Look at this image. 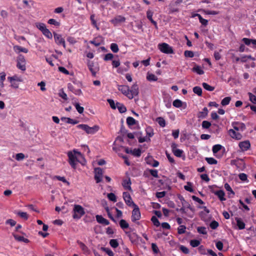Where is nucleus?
Here are the masks:
<instances>
[{"label": "nucleus", "mask_w": 256, "mask_h": 256, "mask_svg": "<svg viewBox=\"0 0 256 256\" xmlns=\"http://www.w3.org/2000/svg\"><path fill=\"white\" fill-rule=\"evenodd\" d=\"M229 135L232 138L237 140H240L242 138V135L238 132H236L234 129H230L228 130Z\"/></svg>", "instance_id": "nucleus-16"}, {"label": "nucleus", "mask_w": 256, "mask_h": 256, "mask_svg": "<svg viewBox=\"0 0 256 256\" xmlns=\"http://www.w3.org/2000/svg\"><path fill=\"white\" fill-rule=\"evenodd\" d=\"M17 214L25 220H27L28 219V214L26 212H18L17 213Z\"/></svg>", "instance_id": "nucleus-56"}, {"label": "nucleus", "mask_w": 256, "mask_h": 256, "mask_svg": "<svg viewBox=\"0 0 256 256\" xmlns=\"http://www.w3.org/2000/svg\"><path fill=\"white\" fill-rule=\"evenodd\" d=\"M146 79L150 82H156L158 80V78L154 74L148 72L146 76Z\"/></svg>", "instance_id": "nucleus-32"}, {"label": "nucleus", "mask_w": 256, "mask_h": 256, "mask_svg": "<svg viewBox=\"0 0 256 256\" xmlns=\"http://www.w3.org/2000/svg\"><path fill=\"white\" fill-rule=\"evenodd\" d=\"M156 121L160 126L164 128L166 126V121L163 118L158 117L156 118Z\"/></svg>", "instance_id": "nucleus-36"}, {"label": "nucleus", "mask_w": 256, "mask_h": 256, "mask_svg": "<svg viewBox=\"0 0 256 256\" xmlns=\"http://www.w3.org/2000/svg\"><path fill=\"white\" fill-rule=\"evenodd\" d=\"M36 27L42 32V34L47 38L52 39V32L48 29L44 23L38 22L36 24Z\"/></svg>", "instance_id": "nucleus-2"}, {"label": "nucleus", "mask_w": 256, "mask_h": 256, "mask_svg": "<svg viewBox=\"0 0 256 256\" xmlns=\"http://www.w3.org/2000/svg\"><path fill=\"white\" fill-rule=\"evenodd\" d=\"M94 17V14H92L90 16V20L92 24L94 27H95L96 28L97 30H99L100 28L97 24L96 21L95 20Z\"/></svg>", "instance_id": "nucleus-38"}, {"label": "nucleus", "mask_w": 256, "mask_h": 256, "mask_svg": "<svg viewBox=\"0 0 256 256\" xmlns=\"http://www.w3.org/2000/svg\"><path fill=\"white\" fill-rule=\"evenodd\" d=\"M118 90L120 91L122 93L128 98L130 96V88L128 86H118Z\"/></svg>", "instance_id": "nucleus-17"}, {"label": "nucleus", "mask_w": 256, "mask_h": 256, "mask_svg": "<svg viewBox=\"0 0 256 256\" xmlns=\"http://www.w3.org/2000/svg\"><path fill=\"white\" fill-rule=\"evenodd\" d=\"M94 179L96 183L98 184L102 182V177L104 174V171L100 168H96L94 170Z\"/></svg>", "instance_id": "nucleus-8"}, {"label": "nucleus", "mask_w": 256, "mask_h": 256, "mask_svg": "<svg viewBox=\"0 0 256 256\" xmlns=\"http://www.w3.org/2000/svg\"><path fill=\"white\" fill-rule=\"evenodd\" d=\"M101 250L102 251L106 252L108 255V256H114V253L113 252L108 248L102 247Z\"/></svg>", "instance_id": "nucleus-52"}, {"label": "nucleus", "mask_w": 256, "mask_h": 256, "mask_svg": "<svg viewBox=\"0 0 256 256\" xmlns=\"http://www.w3.org/2000/svg\"><path fill=\"white\" fill-rule=\"evenodd\" d=\"M136 120L132 117L128 116L126 118V124L128 126H134L136 124Z\"/></svg>", "instance_id": "nucleus-35"}, {"label": "nucleus", "mask_w": 256, "mask_h": 256, "mask_svg": "<svg viewBox=\"0 0 256 256\" xmlns=\"http://www.w3.org/2000/svg\"><path fill=\"white\" fill-rule=\"evenodd\" d=\"M108 198L110 200H111L112 202H116V196L114 193L110 192V194H108Z\"/></svg>", "instance_id": "nucleus-58"}, {"label": "nucleus", "mask_w": 256, "mask_h": 256, "mask_svg": "<svg viewBox=\"0 0 256 256\" xmlns=\"http://www.w3.org/2000/svg\"><path fill=\"white\" fill-rule=\"evenodd\" d=\"M231 100V98L230 96H227L224 98L221 102V104L223 106L228 105Z\"/></svg>", "instance_id": "nucleus-41"}, {"label": "nucleus", "mask_w": 256, "mask_h": 256, "mask_svg": "<svg viewBox=\"0 0 256 256\" xmlns=\"http://www.w3.org/2000/svg\"><path fill=\"white\" fill-rule=\"evenodd\" d=\"M116 105L120 113H124L126 111V108L124 104L117 102Z\"/></svg>", "instance_id": "nucleus-28"}, {"label": "nucleus", "mask_w": 256, "mask_h": 256, "mask_svg": "<svg viewBox=\"0 0 256 256\" xmlns=\"http://www.w3.org/2000/svg\"><path fill=\"white\" fill-rule=\"evenodd\" d=\"M224 187L225 189L226 190V191L229 192L228 193V194L230 198L232 197L235 194L234 192L233 191V190H232V188L230 187L228 184L226 183L224 185Z\"/></svg>", "instance_id": "nucleus-27"}, {"label": "nucleus", "mask_w": 256, "mask_h": 256, "mask_svg": "<svg viewBox=\"0 0 256 256\" xmlns=\"http://www.w3.org/2000/svg\"><path fill=\"white\" fill-rule=\"evenodd\" d=\"M54 36L56 43L58 45H62L64 48H66L65 40L62 35L54 32Z\"/></svg>", "instance_id": "nucleus-11"}, {"label": "nucleus", "mask_w": 256, "mask_h": 256, "mask_svg": "<svg viewBox=\"0 0 256 256\" xmlns=\"http://www.w3.org/2000/svg\"><path fill=\"white\" fill-rule=\"evenodd\" d=\"M138 93L139 88L138 85L135 83L131 86L130 89V96H128V98L130 100L132 99L134 96H138Z\"/></svg>", "instance_id": "nucleus-9"}, {"label": "nucleus", "mask_w": 256, "mask_h": 256, "mask_svg": "<svg viewBox=\"0 0 256 256\" xmlns=\"http://www.w3.org/2000/svg\"><path fill=\"white\" fill-rule=\"evenodd\" d=\"M173 106L178 108H180L182 106V102L178 99L174 100L172 103Z\"/></svg>", "instance_id": "nucleus-44"}, {"label": "nucleus", "mask_w": 256, "mask_h": 256, "mask_svg": "<svg viewBox=\"0 0 256 256\" xmlns=\"http://www.w3.org/2000/svg\"><path fill=\"white\" fill-rule=\"evenodd\" d=\"M173 154L175 156L180 158L182 156V153L184 152L183 150L180 149L175 150L172 152Z\"/></svg>", "instance_id": "nucleus-54"}, {"label": "nucleus", "mask_w": 256, "mask_h": 256, "mask_svg": "<svg viewBox=\"0 0 256 256\" xmlns=\"http://www.w3.org/2000/svg\"><path fill=\"white\" fill-rule=\"evenodd\" d=\"M184 188L189 192H194V190L192 188V184L190 182H188L187 185L184 186Z\"/></svg>", "instance_id": "nucleus-51"}, {"label": "nucleus", "mask_w": 256, "mask_h": 256, "mask_svg": "<svg viewBox=\"0 0 256 256\" xmlns=\"http://www.w3.org/2000/svg\"><path fill=\"white\" fill-rule=\"evenodd\" d=\"M77 243L79 244L80 248L84 254L89 252L90 250L85 244L80 240H78Z\"/></svg>", "instance_id": "nucleus-29"}, {"label": "nucleus", "mask_w": 256, "mask_h": 256, "mask_svg": "<svg viewBox=\"0 0 256 256\" xmlns=\"http://www.w3.org/2000/svg\"><path fill=\"white\" fill-rule=\"evenodd\" d=\"M120 226L122 229L127 228L129 226V224L126 220L122 219L120 221Z\"/></svg>", "instance_id": "nucleus-39"}, {"label": "nucleus", "mask_w": 256, "mask_h": 256, "mask_svg": "<svg viewBox=\"0 0 256 256\" xmlns=\"http://www.w3.org/2000/svg\"><path fill=\"white\" fill-rule=\"evenodd\" d=\"M186 227L185 226L181 225L178 228V234H181L185 233Z\"/></svg>", "instance_id": "nucleus-57"}, {"label": "nucleus", "mask_w": 256, "mask_h": 256, "mask_svg": "<svg viewBox=\"0 0 256 256\" xmlns=\"http://www.w3.org/2000/svg\"><path fill=\"white\" fill-rule=\"evenodd\" d=\"M68 88L69 90L76 95L80 96L82 94V92L80 88H75L74 86L70 83L68 84Z\"/></svg>", "instance_id": "nucleus-18"}, {"label": "nucleus", "mask_w": 256, "mask_h": 256, "mask_svg": "<svg viewBox=\"0 0 256 256\" xmlns=\"http://www.w3.org/2000/svg\"><path fill=\"white\" fill-rule=\"evenodd\" d=\"M198 232L201 234H207V232L206 230V228L204 226H200L197 228Z\"/></svg>", "instance_id": "nucleus-64"}, {"label": "nucleus", "mask_w": 256, "mask_h": 256, "mask_svg": "<svg viewBox=\"0 0 256 256\" xmlns=\"http://www.w3.org/2000/svg\"><path fill=\"white\" fill-rule=\"evenodd\" d=\"M110 246L113 248H116L118 246V242L116 239H112L110 241Z\"/></svg>", "instance_id": "nucleus-48"}, {"label": "nucleus", "mask_w": 256, "mask_h": 256, "mask_svg": "<svg viewBox=\"0 0 256 256\" xmlns=\"http://www.w3.org/2000/svg\"><path fill=\"white\" fill-rule=\"evenodd\" d=\"M153 14H154V12L151 10H148L146 12V16H147V18H148V20L154 26L155 28H158L157 23L156 21H154L152 19V16H153Z\"/></svg>", "instance_id": "nucleus-20"}, {"label": "nucleus", "mask_w": 256, "mask_h": 256, "mask_svg": "<svg viewBox=\"0 0 256 256\" xmlns=\"http://www.w3.org/2000/svg\"><path fill=\"white\" fill-rule=\"evenodd\" d=\"M101 42V37H99L94 38L92 40H90V42L96 46H98L100 45Z\"/></svg>", "instance_id": "nucleus-33"}, {"label": "nucleus", "mask_w": 256, "mask_h": 256, "mask_svg": "<svg viewBox=\"0 0 256 256\" xmlns=\"http://www.w3.org/2000/svg\"><path fill=\"white\" fill-rule=\"evenodd\" d=\"M61 120L62 121L65 122L66 123L70 124H76L78 122V120H73L70 118L62 117L61 118Z\"/></svg>", "instance_id": "nucleus-25"}, {"label": "nucleus", "mask_w": 256, "mask_h": 256, "mask_svg": "<svg viewBox=\"0 0 256 256\" xmlns=\"http://www.w3.org/2000/svg\"><path fill=\"white\" fill-rule=\"evenodd\" d=\"M170 12L171 13H173L174 12H178L179 11V9L176 7L177 6H174L172 4H170Z\"/></svg>", "instance_id": "nucleus-50"}, {"label": "nucleus", "mask_w": 256, "mask_h": 256, "mask_svg": "<svg viewBox=\"0 0 256 256\" xmlns=\"http://www.w3.org/2000/svg\"><path fill=\"white\" fill-rule=\"evenodd\" d=\"M159 50L163 53L166 54H174V50L168 44L163 42L158 45Z\"/></svg>", "instance_id": "nucleus-5"}, {"label": "nucleus", "mask_w": 256, "mask_h": 256, "mask_svg": "<svg viewBox=\"0 0 256 256\" xmlns=\"http://www.w3.org/2000/svg\"><path fill=\"white\" fill-rule=\"evenodd\" d=\"M126 233L132 242H134L136 238H138V235L136 233H133L132 234H130L129 232H126Z\"/></svg>", "instance_id": "nucleus-34"}, {"label": "nucleus", "mask_w": 256, "mask_h": 256, "mask_svg": "<svg viewBox=\"0 0 256 256\" xmlns=\"http://www.w3.org/2000/svg\"><path fill=\"white\" fill-rule=\"evenodd\" d=\"M235 220L236 222V226L240 230H244L245 228V224L240 218H236Z\"/></svg>", "instance_id": "nucleus-23"}, {"label": "nucleus", "mask_w": 256, "mask_h": 256, "mask_svg": "<svg viewBox=\"0 0 256 256\" xmlns=\"http://www.w3.org/2000/svg\"><path fill=\"white\" fill-rule=\"evenodd\" d=\"M219 226L218 222L216 220H212L210 224V228L212 230L216 229Z\"/></svg>", "instance_id": "nucleus-60"}, {"label": "nucleus", "mask_w": 256, "mask_h": 256, "mask_svg": "<svg viewBox=\"0 0 256 256\" xmlns=\"http://www.w3.org/2000/svg\"><path fill=\"white\" fill-rule=\"evenodd\" d=\"M134 156L139 157L141 155V150L139 148H134V150H132V153Z\"/></svg>", "instance_id": "nucleus-59"}, {"label": "nucleus", "mask_w": 256, "mask_h": 256, "mask_svg": "<svg viewBox=\"0 0 256 256\" xmlns=\"http://www.w3.org/2000/svg\"><path fill=\"white\" fill-rule=\"evenodd\" d=\"M8 81H16V82H22V79L20 76H18L15 74L12 76H8Z\"/></svg>", "instance_id": "nucleus-30"}, {"label": "nucleus", "mask_w": 256, "mask_h": 256, "mask_svg": "<svg viewBox=\"0 0 256 256\" xmlns=\"http://www.w3.org/2000/svg\"><path fill=\"white\" fill-rule=\"evenodd\" d=\"M214 193L218 196L220 201L226 200V198H224L225 193L222 190H217Z\"/></svg>", "instance_id": "nucleus-26"}, {"label": "nucleus", "mask_w": 256, "mask_h": 256, "mask_svg": "<svg viewBox=\"0 0 256 256\" xmlns=\"http://www.w3.org/2000/svg\"><path fill=\"white\" fill-rule=\"evenodd\" d=\"M141 218V214L140 209L138 206L134 204V208L132 212V215L131 216V220L132 222H136L137 220H140Z\"/></svg>", "instance_id": "nucleus-7"}, {"label": "nucleus", "mask_w": 256, "mask_h": 256, "mask_svg": "<svg viewBox=\"0 0 256 256\" xmlns=\"http://www.w3.org/2000/svg\"><path fill=\"white\" fill-rule=\"evenodd\" d=\"M122 196L125 201V202L128 206H131L132 204H133L134 206L135 204L132 202L131 196L129 193H128V192H124Z\"/></svg>", "instance_id": "nucleus-13"}, {"label": "nucleus", "mask_w": 256, "mask_h": 256, "mask_svg": "<svg viewBox=\"0 0 256 256\" xmlns=\"http://www.w3.org/2000/svg\"><path fill=\"white\" fill-rule=\"evenodd\" d=\"M208 113V108L206 107H204L203 108L202 112H198V116L199 118H204L207 116Z\"/></svg>", "instance_id": "nucleus-31"}, {"label": "nucleus", "mask_w": 256, "mask_h": 256, "mask_svg": "<svg viewBox=\"0 0 256 256\" xmlns=\"http://www.w3.org/2000/svg\"><path fill=\"white\" fill-rule=\"evenodd\" d=\"M232 124L234 129L236 131L242 132L246 128L245 124L242 122H234Z\"/></svg>", "instance_id": "nucleus-10"}, {"label": "nucleus", "mask_w": 256, "mask_h": 256, "mask_svg": "<svg viewBox=\"0 0 256 256\" xmlns=\"http://www.w3.org/2000/svg\"><path fill=\"white\" fill-rule=\"evenodd\" d=\"M12 236L14 237V239L18 242H23L25 243H28L30 242L28 238H24V236H20L16 234L12 233Z\"/></svg>", "instance_id": "nucleus-24"}, {"label": "nucleus", "mask_w": 256, "mask_h": 256, "mask_svg": "<svg viewBox=\"0 0 256 256\" xmlns=\"http://www.w3.org/2000/svg\"><path fill=\"white\" fill-rule=\"evenodd\" d=\"M74 214L72 218L74 219H80L84 214L85 212L82 206L78 204H75L73 209Z\"/></svg>", "instance_id": "nucleus-4"}, {"label": "nucleus", "mask_w": 256, "mask_h": 256, "mask_svg": "<svg viewBox=\"0 0 256 256\" xmlns=\"http://www.w3.org/2000/svg\"><path fill=\"white\" fill-rule=\"evenodd\" d=\"M205 160L210 164H218V161L213 158H206Z\"/></svg>", "instance_id": "nucleus-43"}, {"label": "nucleus", "mask_w": 256, "mask_h": 256, "mask_svg": "<svg viewBox=\"0 0 256 256\" xmlns=\"http://www.w3.org/2000/svg\"><path fill=\"white\" fill-rule=\"evenodd\" d=\"M146 130V134L148 136V140H150V138L154 136L153 130L150 127L147 128Z\"/></svg>", "instance_id": "nucleus-53"}, {"label": "nucleus", "mask_w": 256, "mask_h": 256, "mask_svg": "<svg viewBox=\"0 0 256 256\" xmlns=\"http://www.w3.org/2000/svg\"><path fill=\"white\" fill-rule=\"evenodd\" d=\"M110 48L111 50L114 53L118 52L119 50L118 45L116 43H112L110 44Z\"/></svg>", "instance_id": "nucleus-47"}, {"label": "nucleus", "mask_w": 256, "mask_h": 256, "mask_svg": "<svg viewBox=\"0 0 256 256\" xmlns=\"http://www.w3.org/2000/svg\"><path fill=\"white\" fill-rule=\"evenodd\" d=\"M193 71L196 72L198 74H204V71L201 69L200 67L196 66L193 68Z\"/></svg>", "instance_id": "nucleus-42"}, {"label": "nucleus", "mask_w": 256, "mask_h": 256, "mask_svg": "<svg viewBox=\"0 0 256 256\" xmlns=\"http://www.w3.org/2000/svg\"><path fill=\"white\" fill-rule=\"evenodd\" d=\"M179 248L180 250H181L184 254H188L190 252L188 248L183 245H180L179 247Z\"/></svg>", "instance_id": "nucleus-62"}, {"label": "nucleus", "mask_w": 256, "mask_h": 256, "mask_svg": "<svg viewBox=\"0 0 256 256\" xmlns=\"http://www.w3.org/2000/svg\"><path fill=\"white\" fill-rule=\"evenodd\" d=\"M193 92L194 94H196L198 96H202V88L198 86H196L193 88Z\"/></svg>", "instance_id": "nucleus-37"}, {"label": "nucleus", "mask_w": 256, "mask_h": 256, "mask_svg": "<svg viewBox=\"0 0 256 256\" xmlns=\"http://www.w3.org/2000/svg\"><path fill=\"white\" fill-rule=\"evenodd\" d=\"M151 221L156 226H158L160 225V222L158 219L155 216H152L151 218Z\"/></svg>", "instance_id": "nucleus-61"}, {"label": "nucleus", "mask_w": 256, "mask_h": 256, "mask_svg": "<svg viewBox=\"0 0 256 256\" xmlns=\"http://www.w3.org/2000/svg\"><path fill=\"white\" fill-rule=\"evenodd\" d=\"M77 128L85 131L88 134H94L98 130L99 127L98 126H94L90 127L87 124H80L77 126Z\"/></svg>", "instance_id": "nucleus-3"}, {"label": "nucleus", "mask_w": 256, "mask_h": 256, "mask_svg": "<svg viewBox=\"0 0 256 256\" xmlns=\"http://www.w3.org/2000/svg\"><path fill=\"white\" fill-rule=\"evenodd\" d=\"M74 105L79 114H82L83 113L84 108L82 106H80L78 103H76Z\"/></svg>", "instance_id": "nucleus-55"}, {"label": "nucleus", "mask_w": 256, "mask_h": 256, "mask_svg": "<svg viewBox=\"0 0 256 256\" xmlns=\"http://www.w3.org/2000/svg\"><path fill=\"white\" fill-rule=\"evenodd\" d=\"M200 244V241L198 240H192L190 241V246L194 248L198 246Z\"/></svg>", "instance_id": "nucleus-49"}, {"label": "nucleus", "mask_w": 256, "mask_h": 256, "mask_svg": "<svg viewBox=\"0 0 256 256\" xmlns=\"http://www.w3.org/2000/svg\"><path fill=\"white\" fill-rule=\"evenodd\" d=\"M248 94L249 96V100L254 104H256V96L250 92H248Z\"/></svg>", "instance_id": "nucleus-46"}, {"label": "nucleus", "mask_w": 256, "mask_h": 256, "mask_svg": "<svg viewBox=\"0 0 256 256\" xmlns=\"http://www.w3.org/2000/svg\"><path fill=\"white\" fill-rule=\"evenodd\" d=\"M13 49L14 51L16 53H20V52H22L24 53L28 52V49L22 47L20 46H14L13 47Z\"/></svg>", "instance_id": "nucleus-22"}, {"label": "nucleus", "mask_w": 256, "mask_h": 256, "mask_svg": "<svg viewBox=\"0 0 256 256\" xmlns=\"http://www.w3.org/2000/svg\"><path fill=\"white\" fill-rule=\"evenodd\" d=\"M222 148V146L219 144H215L212 146V152L215 154L217 153Z\"/></svg>", "instance_id": "nucleus-40"}, {"label": "nucleus", "mask_w": 256, "mask_h": 256, "mask_svg": "<svg viewBox=\"0 0 256 256\" xmlns=\"http://www.w3.org/2000/svg\"><path fill=\"white\" fill-rule=\"evenodd\" d=\"M17 68L22 71L26 70V60L24 56L22 54H20L17 58Z\"/></svg>", "instance_id": "nucleus-6"}, {"label": "nucleus", "mask_w": 256, "mask_h": 256, "mask_svg": "<svg viewBox=\"0 0 256 256\" xmlns=\"http://www.w3.org/2000/svg\"><path fill=\"white\" fill-rule=\"evenodd\" d=\"M96 218L97 222L99 224H102L105 226H108L110 224L109 221L103 218L101 215H96Z\"/></svg>", "instance_id": "nucleus-19"}, {"label": "nucleus", "mask_w": 256, "mask_h": 256, "mask_svg": "<svg viewBox=\"0 0 256 256\" xmlns=\"http://www.w3.org/2000/svg\"><path fill=\"white\" fill-rule=\"evenodd\" d=\"M131 181L130 180V178H128V179H124L123 180L122 182V185L123 187L126 189L129 190H131Z\"/></svg>", "instance_id": "nucleus-21"}, {"label": "nucleus", "mask_w": 256, "mask_h": 256, "mask_svg": "<svg viewBox=\"0 0 256 256\" xmlns=\"http://www.w3.org/2000/svg\"><path fill=\"white\" fill-rule=\"evenodd\" d=\"M239 147L242 151L244 152L250 149V144L249 140H244L239 143Z\"/></svg>", "instance_id": "nucleus-15"}, {"label": "nucleus", "mask_w": 256, "mask_h": 256, "mask_svg": "<svg viewBox=\"0 0 256 256\" xmlns=\"http://www.w3.org/2000/svg\"><path fill=\"white\" fill-rule=\"evenodd\" d=\"M88 66L89 70L92 74L93 76H96V72L98 71L99 68L98 66H94L93 62L89 61L88 63Z\"/></svg>", "instance_id": "nucleus-12"}, {"label": "nucleus", "mask_w": 256, "mask_h": 256, "mask_svg": "<svg viewBox=\"0 0 256 256\" xmlns=\"http://www.w3.org/2000/svg\"><path fill=\"white\" fill-rule=\"evenodd\" d=\"M126 21V18L122 16H118L114 18L111 20L110 22L114 26H116L120 23L124 22Z\"/></svg>", "instance_id": "nucleus-14"}, {"label": "nucleus", "mask_w": 256, "mask_h": 256, "mask_svg": "<svg viewBox=\"0 0 256 256\" xmlns=\"http://www.w3.org/2000/svg\"><path fill=\"white\" fill-rule=\"evenodd\" d=\"M78 156H81V153L75 150L68 152V162L72 168L74 169L76 168V164L78 162Z\"/></svg>", "instance_id": "nucleus-1"}, {"label": "nucleus", "mask_w": 256, "mask_h": 256, "mask_svg": "<svg viewBox=\"0 0 256 256\" xmlns=\"http://www.w3.org/2000/svg\"><path fill=\"white\" fill-rule=\"evenodd\" d=\"M202 85L203 88L208 91L212 92L214 90V86H210L206 82H203L202 84Z\"/></svg>", "instance_id": "nucleus-45"}, {"label": "nucleus", "mask_w": 256, "mask_h": 256, "mask_svg": "<svg viewBox=\"0 0 256 256\" xmlns=\"http://www.w3.org/2000/svg\"><path fill=\"white\" fill-rule=\"evenodd\" d=\"M202 128H203L207 129V128H208L210 126L211 123L210 122H209L208 121L204 120L202 122Z\"/></svg>", "instance_id": "nucleus-63"}]
</instances>
